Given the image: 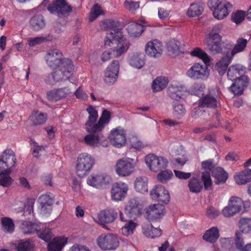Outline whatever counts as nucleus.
Masks as SVG:
<instances>
[{"mask_svg": "<svg viewBox=\"0 0 251 251\" xmlns=\"http://www.w3.org/2000/svg\"><path fill=\"white\" fill-rule=\"evenodd\" d=\"M220 28L215 26L205 36L204 45L207 50L214 54H227L232 48L230 41H222V37L219 34Z\"/></svg>", "mask_w": 251, "mask_h": 251, "instance_id": "nucleus-1", "label": "nucleus"}, {"mask_svg": "<svg viewBox=\"0 0 251 251\" xmlns=\"http://www.w3.org/2000/svg\"><path fill=\"white\" fill-rule=\"evenodd\" d=\"M89 114L87 121L85 123V129L89 133L84 138L85 143L90 146L95 147L102 144L106 140V137L104 136L102 130H96L93 128V124H95L98 117V111L93 106L89 105L86 109Z\"/></svg>", "mask_w": 251, "mask_h": 251, "instance_id": "nucleus-2", "label": "nucleus"}, {"mask_svg": "<svg viewBox=\"0 0 251 251\" xmlns=\"http://www.w3.org/2000/svg\"><path fill=\"white\" fill-rule=\"evenodd\" d=\"M16 158L14 151L11 149L5 150L0 156V185L8 187L13 180L10 176L13 168L15 166Z\"/></svg>", "mask_w": 251, "mask_h": 251, "instance_id": "nucleus-3", "label": "nucleus"}, {"mask_svg": "<svg viewBox=\"0 0 251 251\" xmlns=\"http://www.w3.org/2000/svg\"><path fill=\"white\" fill-rule=\"evenodd\" d=\"M116 36L112 33L108 34L104 40V46L109 47L111 44L116 46L112 48L114 57H118L125 53L128 50L130 43L129 41L124 37L123 32H117Z\"/></svg>", "mask_w": 251, "mask_h": 251, "instance_id": "nucleus-4", "label": "nucleus"}, {"mask_svg": "<svg viewBox=\"0 0 251 251\" xmlns=\"http://www.w3.org/2000/svg\"><path fill=\"white\" fill-rule=\"evenodd\" d=\"M74 67L71 60H65L62 65L57 68H52L54 70L49 75L47 82L53 84L55 82L68 79L73 74Z\"/></svg>", "mask_w": 251, "mask_h": 251, "instance_id": "nucleus-5", "label": "nucleus"}, {"mask_svg": "<svg viewBox=\"0 0 251 251\" xmlns=\"http://www.w3.org/2000/svg\"><path fill=\"white\" fill-rule=\"evenodd\" d=\"M95 163V159L87 153L79 155L77 159L76 172L78 176L83 177L92 170Z\"/></svg>", "mask_w": 251, "mask_h": 251, "instance_id": "nucleus-6", "label": "nucleus"}, {"mask_svg": "<svg viewBox=\"0 0 251 251\" xmlns=\"http://www.w3.org/2000/svg\"><path fill=\"white\" fill-rule=\"evenodd\" d=\"M47 10L51 14L56 13L59 18H68L73 11L66 0H55L48 5Z\"/></svg>", "mask_w": 251, "mask_h": 251, "instance_id": "nucleus-7", "label": "nucleus"}, {"mask_svg": "<svg viewBox=\"0 0 251 251\" xmlns=\"http://www.w3.org/2000/svg\"><path fill=\"white\" fill-rule=\"evenodd\" d=\"M145 160L149 169L155 173L166 169L168 164L166 158L158 156L154 154H149L146 155Z\"/></svg>", "mask_w": 251, "mask_h": 251, "instance_id": "nucleus-8", "label": "nucleus"}, {"mask_svg": "<svg viewBox=\"0 0 251 251\" xmlns=\"http://www.w3.org/2000/svg\"><path fill=\"white\" fill-rule=\"evenodd\" d=\"M186 75L194 80H204L208 77L209 72L206 63H196L187 71Z\"/></svg>", "mask_w": 251, "mask_h": 251, "instance_id": "nucleus-9", "label": "nucleus"}, {"mask_svg": "<svg viewBox=\"0 0 251 251\" xmlns=\"http://www.w3.org/2000/svg\"><path fill=\"white\" fill-rule=\"evenodd\" d=\"M98 246L103 250H113L119 245L118 237L112 233L101 234L97 239Z\"/></svg>", "mask_w": 251, "mask_h": 251, "instance_id": "nucleus-10", "label": "nucleus"}, {"mask_svg": "<svg viewBox=\"0 0 251 251\" xmlns=\"http://www.w3.org/2000/svg\"><path fill=\"white\" fill-rule=\"evenodd\" d=\"M201 169L208 170V171H205L201 174V179L203 183L204 190L205 191L213 190L212 181L209 171L212 172L216 168L214 160L210 159L203 161L201 162Z\"/></svg>", "mask_w": 251, "mask_h": 251, "instance_id": "nucleus-11", "label": "nucleus"}, {"mask_svg": "<svg viewBox=\"0 0 251 251\" xmlns=\"http://www.w3.org/2000/svg\"><path fill=\"white\" fill-rule=\"evenodd\" d=\"M243 205V202L241 199L237 197H231L228 205L223 208L222 213L225 217H230L240 212Z\"/></svg>", "mask_w": 251, "mask_h": 251, "instance_id": "nucleus-12", "label": "nucleus"}, {"mask_svg": "<svg viewBox=\"0 0 251 251\" xmlns=\"http://www.w3.org/2000/svg\"><path fill=\"white\" fill-rule=\"evenodd\" d=\"M134 161L133 159L125 158L120 159L116 165V172L120 176L130 175L134 170Z\"/></svg>", "mask_w": 251, "mask_h": 251, "instance_id": "nucleus-13", "label": "nucleus"}, {"mask_svg": "<svg viewBox=\"0 0 251 251\" xmlns=\"http://www.w3.org/2000/svg\"><path fill=\"white\" fill-rule=\"evenodd\" d=\"M142 206L136 198L130 199L124 208L125 214L126 217L133 220L141 216Z\"/></svg>", "mask_w": 251, "mask_h": 251, "instance_id": "nucleus-14", "label": "nucleus"}, {"mask_svg": "<svg viewBox=\"0 0 251 251\" xmlns=\"http://www.w3.org/2000/svg\"><path fill=\"white\" fill-rule=\"evenodd\" d=\"M38 202L39 203L41 213L44 215H50L52 210L54 196L53 194L47 192L39 197Z\"/></svg>", "mask_w": 251, "mask_h": 251, "instance_id": "nucleus-15", "label": "nucleus"}, {"mask_svg": "<svg viewBox=\"0 0 251 251\" xmlns=\"http://www.w3.org/2000/svg\"><path fill=\"white\" fill-rule=\"evenodd\" d=\"M109 138L114 146L121 148L126 141V130L121 126L114 128L111 131Z\"/></svg>", "mask_w": 251, "mask_h": 251, "instance_id": "nucleus-16", "label": "nucleus"}, {"mask_svg": "<svg viewBox=\"0 0 251 251\" xmlns=\"http://www.w3.org/2000/svg\"><path fill=\"white\" fill-rule=\"evenodd\" d=\"M166 213L165 206L160 203L150 205L146 210V218L150 222L160 220Z\"/></svg>", "mask_w": 251, "mask_h": 251, "instance_id": "nucleus-17", "label": "nucleus"}, {"mask_svg": "<svg viewBox=\"0 0 251 251\" xmlns=\"http://www.w3.org/2000/svg\"><path fill=\"white\" fill-rule=\"evenodd\" d=\"M111 177L105 174H92L87 180V182L90 186L98 188H105L111 181Z\"/></svg>", "mask_w": 251, "mask_h": 251, "instance_id": "nucleus-18", "label": "nucleus"}, {"mask_svg": "<svg viewBox=\"0 0 251 251\" xmlns=\"http://www.w3.org/2000/svg\"><path fill=\"white\" fill-rule=\"evenodd\" d=\"M62 53L57 49L50 50L46 56V60L50 68H57L62 65L68 58H62Z\"/></svg>", "mask_w": 251, "mask_h": 251, "instance_id": "nucleus-19", "label": "nucleus"}, {"mask_svg": "<svg viewBox=\"0 0 251 251\" xmlns=\"http://www.w3.org/2000/svg\"><path fill=\"white\" fill-rule=\"evenodd\" d=\"M145 50L149 56L154 58H159L162 54L163 45L159 40L154 39L146 44Z\"/></svg>", "mask_w": 251, "mask_h": 251, "instance_id": "nucleus-20", "label": "nucleus"}, {"mask_svg": "<svg viewBox=\"0 0 251 251\" xmlns=\"http://www.w3.org/2000/svg\"><path fill=\"white\" fill-rule=\"evenodd\" d=\"M34 231L36 232L40 238L46 242H48L52 238L51 230L36 220H32V233Z\"/></svg>", "mask_w": 251, "mask_h": 251, "instance_id": "nucleus-21", "label": "nucleus"}, {"mask_svg": "<svg viewBox=\"0 0 251 251\" xmlns=\"http://www.w3.org/2000/svg\"><path fill=\"white\" fill-rule=\"evenodd\" d=\"M249 78L246 75H242L234 80L228 90L233 94L237 96L241 95L245 88L247 87L249 83Z\"/></svg>", "mask_w": 251, "mask_h": 251, "instance_id": "nucleus-22", "label": "nucleus"}, {"mask_svg": "<svg viewBox=\"0 0 251 251\" xmlns=\"http://www.w3.org/2000/svg\"><path fill=\"white\" fill-rule=\"evenodd\" d=\"M119 62L113 60L107 67L104 74V82L108 85L113 84L117 80L119 71Z\"/></svg>", "mask_w": 251, "mask_h": 251, "instance_id": "nucleus-23", "label": "nucleus"}, {"mask_svg": "<svg viewBox=\"0 0 251 251\" xmlns=\"http://www.w3.org/2000/svg\"><path fill=\"white\" fill-rule=\"evenodd\" d=\"M128 189L127 185L123 182L114 183L111 190L112 200L116 201H121L127 195Z\"/></svg>", "mask_w": 251, "mask_h": 251, "instance_id": "nucleus-24", "label": "nucleus"}, {"mask_svg": "<svg viewBox=\"0 0 251 251\" xmlns=\"http://www.w3.org/2000/svg\"><path fill=\"white\" fill-rule=\"evenodd\" d=\"M152 199L167 204L170 201V196L168 190L161 185H156L150 192Z\"/></svg>", "mask_w": 251, "mask_h": 251, "instance_id": "nucleus-25", "label": "nucleus"}, {"mask_svg": "<svg viewBox=\"0 0 251 251\" xmlns=\"http://www.w3.org/2000/svg\"><path fill=\"white\" fill-rule=\"evenodd\" d=\"M117 217V212L113 209H107L101 211L98 215L100 224L103 227H106L105 224L113 222Z\"/></svg>", "mask_w": 251, "mask_h": 251, "instance_id": "nucleus-26", "label": "nucleus"}, {"mask_svg": "<svg viewBox=\"0 0 251 251\" xmlns=\"http://www.w3.org/2000/svg\"><path fill=\"white\" fill-rule=\"evenodd\" d=\"M127 61L131 66L140 69L145 64V55L140 52H133L128 55Z\"/></svg>", "mask_w": 251, "mask_h": 251, "instance_id": "nucleus-27", "label": "nucleus"}, {"mask_svg": "<svg viewBox=\"0 0 251 251\" xmlns=\"http://www.w3.org/2000/svg\"><path fill=\"white\" fill-rule=\"evenodd\" d=\"M70 93L66 87L55 89L48 92L47 94V99L51 101H57L65 98Z\"/></svg>", "mask_w": 251, "mask_h": 251, "instance_id": "nucleus-28", "label": "nucleus"}, {"mask_svg": "<svg viewBox=\"0 0 251 251\" xmlns=\"http://www.w3.org/2000/svg\"><path fill=\"white\" fill-rule=\"evenodd\" d=\"M246 72V67L237 64L230 66L227 73V77L232 81Z\"/></svg>", "mask_w": 251, "mask_h": 251, "instance_id": "nucleus-29", "label": "nucleus"}, {"mask_svg": "<svg viewBox=\"0 0 251 251\" xmlns=\"http://www.w3.org/2000/svg\"><path fill=\"white\" fill-rule=\"evenodd\" d=\"M217 100L211 94L202 97L199 100L198 106L201 108H216L217 107Z\"/></svg>", "mask_w": 251, "mask_h": 251, "instance_id": "nucleus-30", "label": "nucleus"}, {"mask_svg": "<svg viewBox=\"0 0 251 251\" xmlns=\"http://www.w3.org/2000/svg\"><path fill=\"white\" fill-rule=\"evenodd\" d=\"M167 49L170 56H176L184 52L181 43L174 39L170 40L167 44Z\"/></svg>", "mask_w": 251, "mask_h": 251, "instance_id": "nucleus-31", "label": "nucleus"}, {"mask_svg": "<svg viewBox=\"0 0 251 251\" xmlns=\"http://www.w3.org/2000/svg\"><path fill=\"white\" fill-rule=\"evenodd\" d=\"M232 7V5L229 2L223 3L214 10L213 15L216 19L222 20L228 15Z\"/></svg>", "mask_w": 251, "mask_h": 251, "instance_id": "nucleus-32", "label": "nucleus"}, {"mask_svg": "<svg viewBox=\"0 0 251 251\" xmlns=\"http://www.w3.org/2000/svg\"><path fill=\"white\" fill-rule=\"evenodd\" d=\"M232 60L229 53L225 54L221 60L216 63L215 68L220 75L222 76L225 74Z\"/></svg>", "mask_w": 251, "mask_h": 251, "instance_id": "nucleus-33", "label": "nucleus"}, {"mask_svg": "<svg viewBox=\"0 0 251 251\" xmlns=\"http://www.w3.org/2000/svg\"><path fill=\"white\" fill-rule=\"evenodd\" d=\"M67 242L66 238L55 237L48 242V251H61Z\"/></svg>", "mask_w": 251, "mask_h": 251, "instance_id": "nucleus-34", "label": "nucleus"}, {"mask_svg": "<svg viewBox=\"0 0 251 251\" xmlns=\"http://www.w3.org/2000/svg\"><path fill=\"white\" fill-rule=\"evenodd\" d=\"M230 42L232 45V48L229 51V55L232 59L236 54L243 51L248 44L247 40L243 38H239L235 45L232 42L230 41Z\"/></svg>", "mask_w": 251, "mask_h": 251, "instance_id": "nucleus-35", "label": "nucleus"}, {"mask_svg": "<svg viewBox=\"0 0 251 251\" xmlns=\"http://www.w3.org/2000/svg\"><path fill=\"white\" fill-rule=\"evenodd\" d=\"M212 176L215 178V183L217 185L225 183L228 177V173L220 167H217L212 170Z\"/></svg>", "mask_w": 251, "mask_h": 251, "instance_id": "nucleus-36", "label": "nucleus"}, {"mask_svg": "<svg viewBox=\"0 0 251 251\" xmlns=\"http://www.w3.org/2000/svg\"><path fill=\"white\" fill-rule=\"evenodd\" d=\"M173 115L176 119H181L186 114V110L182 103L180 100H173Z\"/></svg>", "mask_w": 251, "mask_h": 251, "instance_id": "nucleus-37", "label": "nucleus"}, {"mask_svg": "<svg viewBox=\"0 0 251 251\" xmlns=\"http://www.w3.org/2000/svg\"><path fill=\"white\" fill-rule=\"evenodd\" d=\"M111 117V114L110 112L106 109H104L98 123L93 124L94 129L97 131L102 130L105 126V125L109 122Z\"/></svg>", "mask_w": 251, "mask_h": 251, "instance_id": "nucleus-38", "label": "nucleus"}, {"mask_svg": "<svg viewBox=\"0 0 251 251\" xmlns=\"http://www.w3.org/2000/svg\"><path fill=\"white\" fill-rule=\"evenodd\" d=\"M142 232L145 236L151 238L159 237L162 234V230L160 228H155L151 224L143 226Z\"/></svg>", "mask_w": 251, "mask_h": 251, "instance_id": "nucleus-39", "label": "nucleus"}, {"mask_svg": "<svg viewBox=\"0 0 251 251\" xmlns=\"http://www.w3.org/2000/svg\"><path fill=\"white\" fill-rule=\"evenodd\" d=\"M219 237V229L217 226H212L205 231L202 238L207 242L214 243L217 241Z\"/></svg>", "mask_w": 251, "mask_h": 251, "instance_id": "nucleus-40", "label": "nucleus"}, {"mask_svg": "<svg viewBox=\"0 0 251 251\" xmlns=\"http://www.w3.org/2000/svg\"><path fill=\"white\" fill-rule=\"evenodd\" d=\"M203 185L201 181L195 176L191 177L188 183L190 192L195 194H199L201 192L203 188Z\"/></svg>", "mask_w": 251, "mask_h": 251, "instance_id": "nucleus-41", "label": "nucleus"}, {"mask_svg": "<svg viewBox=\"0 0 251 251\" xmlns=\"http://www.w3.org/2000/svg\"><path fill=\"white\" fill-rule=\"evenodd\" d=\"M234 180L238 184H245L251 180V169H247L241 172L234 176Z\"/></svg>", "mask_w": 251, "mask_h": 251, "instance_id": "nucleus-42", "label": "nucleus"}, {"mask_svg": "<svg viewBox=\"0 0 251 251\" xmlns=\"http://www.w3.org/2000/svg\"><path fill=\"white\" fill-rule=\"evenodd\" d=\"M134 187L136 190L141 193L145 194L148 191V178L146 176L137 177L135 182Z\"/></svg>", "mask_w": 251, "mask_h": 251, "instance_id": "nucleus-43", "label": "nucleus"}, {"mask_svg": "<svg viewBox=\"0 0 251 251\" xmlns=\"http://www.w3.org/2000/svg\"><path fill=\"white\" fill-rule=\"evenodd\" d=\"M168 79L164 76L157 77L151 84L153 92H159L164 89L168 84Z\"/></svg>", "mask_w": 251, "mask_h": 251, "instance_id": "nucleus-44", "label": "nucleus"}, {"mask_svg": "<svg viewBox=\"0 0 251 251\" xmlns=\"http://www.w3.org/2000/svg\"><path fill=\"white\" fill-rule=\"evenodd\" d=\"M204 9V4L202 2L193 3L191 4L187 14L189 17H194L201 15Z\"/></svg>", "mask_w": 251, "mask_h": 251, "instance_id": "nucleus-45", "label": "nucleus"}, {"mask_svg": "<svg viewBox=\"0 0 251 251\" xmlns=\"http://www.w3.org/2000/svg\"><path fill=\"white\" fill-rule=\"evenodd\" d=\"M127 29L131 31V32H128L130 36L136 37H139L142 34L145 30L146 27L142 24L135 23L129 25Z\"/></svg>", "mask_w": 251, "mask_h": 251, "instance_id": "nucleus-46", "label": "nucleus"}, {"mask_svg": "<svg viewBox=\"0 0 251 251\" xmlns=\"http://www.w3.org/2000/svg\"><path fill=\"white\" fill-rule=\"evenodd\" d=\"M1 227L6 233H12L15 230V224L12 219L9 217H4L1 218Z\"/></svg>", "mask_w": 251, "mask_h": 251, "instance_id": "nucleus-47", "label": "nucleus"}, {"mask_svg": "<svg viewBox=\"0 0 251 251\" xmlns=\"http://www.w3.org/2000/svg\"><path fill=\"white\" fill-rule=\"evenodd\" d=\"M32 125H41L45 123L48 119V115L38 110L32 112Z\"/></svg>", "mask_w": 251, "mask_h": 251, "instance_id": "nucleus-48", "label": "nucleus"}, {"mask_svg": "<svg viewBox=\"0 0 251 251\" xmlns=\"http://www.w3.org/2000/svg\"><path fill=\"white\" fill-rule=\"evenodd\" d=\"M239 230L242 234H248L251 232V219L248 218H242L238 223Z\"/></svg>", "mask_w": 251, "mask_h": 251, "instance_id": "nucleus-49", "label": "nucleus"}, {"mask_svg": "<svg viewBox=\"0 0 251 251\" xmlns=\"http://www.w3.org/2000/svg\"><path fill=\"white\" fill-rule=\"evenodd\" d=\"M106 25L107 27L111 29L109 33H107L106 35L108 34L112 33L113 36H116L117 32H123L122 28H120L121 23L118 21L109 19L106 21Z\"/></svg>", "mask_w": 251, "mask_h": 251, "instance_id": "nucleus-50", "label": "nucleus"}, {"mask_svg": "<svg viewBox=\"0 0 251 251\" xmlns=\"http://www.w3.org/2000/svg\"><path fill=\"white\" fill-rule=\"evenodd\" d=\"M13 245L16 247L18 251H31V243L29 239L18 240Z\"/></svg>", "mask_w": 251, "mask_h": 251, "instance_id": "nucleus-51", "label": "nucleus"}, {"mask_svg": "<svg viewBox=\"0 0 251 251\" xmlns=\"http://www.w3.org/2000/svg\"><path fill=\"white\" fill-rule=\"evenodd\" d=\"M167 93L170 98L174 100H179L181 99L183 92L177 86L170 85L167 89Z\"/></svg>", "mask_w": 251, "mask_h": 251, "instance_id": "nucleus-52", "label": "nucleus"}, {"mask_svg": "<svg viewBox=\"0 0 251 251\" xmlns=\"http://www.w3.org/2000/svg\"><path fill=\"white\" fill-rule=\"evenodd\" d=\"M45 25L44 17L41 15H37L32 17V28L34 30H39Z\"/></svg>", "mask_w": 251, "mask_h": 251, "instance_id": "nucleus-53", "label": "nucleus"}, {"mask_svg": "<svg viewBox=\"0 0 251 251\" xmlns=\"http://www.w3.org/2000/svg\"><path fill=\"white\" fill-rule=\"evenodd\" d=\"M191 55L193 56L199 57L206 63L209 61V57L208 54L200 48H196L191 52Z\"/></svg>", "mask_w": 251, "mask_h": 251, "instance_id": "nucleus-54", "label": "nucleus"}, {"mask_svg": "<svg viewBox=\"0 0 251 251\" xmlns=\"http://www.w3.org/2000/svg\"><path fill=\"white\" fill-rule=\"evenodd\" d=\"M234 243L235 247L239 251H243L244 249V239L243 234L241 232L236 231L235 234Z\"/></svg>", "mask_w": 251, "mask_h": 251, "instance_id": "nucleus-55", "label": "nucleus"}, {"mask_svg": "<svg viewBox=\"0 0 251 251\" xmlns=\"http://www.w3.org/2000/svg\"><path fill=\"white\" fill-rule=\"evenodd\" d=\"M246 13L242 10H237L235 13L232 14L231 20L237 25L241 24L245 19Z\"/></svg>", "mask_w": 251, "mask_h": 251, "instance_id": "nucleus-56", "label": "nucleus"}, {"mask_svg": "<svg viewBox=\"0 0 251 251\" xmlns=\"http://www.w3.org/2000/svg\"><path fill=\"white\" fill-rule=\"evenodd\" d=\"M173 173L170 170H161L157 175V179L161 182H166L173 176Z\"/></svg>", "mask_w": 251, "mask_h": 251, "instance_id": "nucleus-57", "label": "nucleus"}, {"mask_svg": "<svg viewBox=\"0 0 251 251\" xmlns=\"http://www.w3.org/2000/svg\"><path fill=\"white\" fill-rule=\"evenodd\" d=\"M45 150V148L42 146H38L37 143L32 140V155L37 159L41 155V153Z\"/></svg>", "mask_w": 251, "mask_h": 251, "instance_id": "nucleus-58", "label": "nucleus"}, {"mask_svg": "<svg viewBox=\"0 0 251 251\" xmlns=\"http://www.w3.org/2000/svg\"><path fill=\"white\" fill-rule=\"evenodd\" d=\"M137 224L132 221H130L126 224L122 228L123 233L126 235H128L133 233Z\"/></svg>", "mask_w": 251, "mask_h": 251, "instance_id": "nucleus-59", "label": "nucleus"}, {"mask_svg": "<svg viewBox=\"0 0 251 251\" xmlns=\"http://www.w3.org/2000/svg\"><path fill=\"white\" fill-rule=\"evenodd\" d=\"M205 89V86L202 84H195L191 88V93L193 95L197 96L203 95V92Z\"/></svg>", "mask_w": 251, "mask_h": 251, "instance_id": "nucleus-60", "label": "nucleus"}, {"mask_svg": "<svg viewBox=\"0 0 251 251\" xmlns=\"http://www.w3.org/2000/svg\"><path fill=\"white\" fill-rule=\"evenodd\" d=\"M102 13L100 6L96 3L94 4L90 13L89 20L93 21Z\"/></svg>", "mask_w": 251, "mask_h": 251, "instance_id": "nucleus-61", "label": "nucleus"}, {"mask_svg": "<svg viewBox=\"0 0 251 251\" xmlns=\"http://www.w3.org/2000/svg\"><path fill=\"white\" fill-rule=\"evenodd\" d=\"M20 227L22 232L24 234L31 233V222L30 221H23Z\"/></svg>", "mask_w": 251, "mask_h": 251, "instance_id": "nucleus-62", "label": "nucleus"}, {"mask_svg": "<svg viewBox=\"0 0 251 251\" xmlns=\"http://www.w3.org/2000/svg\"><path fill=\"white\" fill-rule=\"evenodd\" d=\"M176 177L179 179L187 180L191 178V173H185L178 170L174 171Z\"/></svg>", "mask_w": 251, "mask_h": 251, "instance_id": "nucleus-63", "label": "nucleus"}, {"mask_svg": "<svg viewBox=\"0 0 251 251\" xmlns=\"http://www.w3.org/2000/svg\"><path fill=\"white\" fill-rule=\"evenodd\" d=\"M125 7L132 12L135 11L139 7V2L126 0L124 2Z\"/></svg>", "mask_w": 251, "mask_h": 251, "instance_id": "nucleus-64", "label": "nucleus"}]
</instances>
